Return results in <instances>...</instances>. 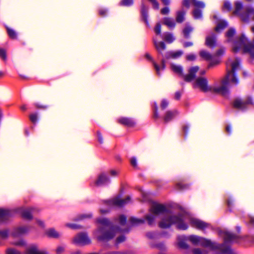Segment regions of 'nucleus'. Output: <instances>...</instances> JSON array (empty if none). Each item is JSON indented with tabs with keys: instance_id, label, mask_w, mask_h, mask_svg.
I'll list each match as a JSON object with an SVG mask.
<instances>
[{
	"instance_id": "obj_1",
	"label": "nucleus",
	"mask_w": 254,
	"mask_h": 254,
	"mask_svg": "<svg viewBox=\"0 0 254 254\" xmlns=\"http://www.w3.org/2000/svg\"><path fill=\"white\" fill-rule=\"evenodd\" d=\"M240 59L237 58L231 64L232 68L227 71L226 74L221 80L220 86L213 89L209 87L208 80L204 77H195V85L203 92L212 91L213 92L219 94L225 97H228L230 93L229 88L233 85L237 86L239 83V79L236 73V70L240 66Z\"/></svg>"
},
{
	"instance_id": "obj_2",
	"label": "nucleus",
	"mask_w": 254,
	"mask_h": 254,
	"mask_svg": "<svg viewBox=\"0 0 254 254\" xmlns=\"http://www.w3.org/2000/svg\"><path fill=\"white\" fill-rule=\"evenodd\" d=\"M222 233L224 235V243L221 245L217 244L210 240L193 235L188 237V239L194 245L199 244L203 247L209 248L212 250H218L219 252L216 254H237L230 246L226 245L237 242L241 238V237L227 231H224Z\"/></svg>"
},
{
	"instance_id": "obj_3",
	"label": "nucleus",
	"mask_w": 254,
	"mask_h": 254,
	"mask_svg": "<svg viewBox=\"0 0 254 254\" xmlns=\"http://www.w3.org/2000/svg\"><path fill=\"white\" fill-rule=\"evenodd\" d=\"M96 221L102 225L98 227L96 231V234H99L97 236L98 241L107 242L112 240L119 230L120 227L114 225L107 218H98Z\"/></svg>"
},
{
	"instance_id": "obj_4",
	"label": "nucleus",
	"mask_w": 254,
	"mask_h": 254,
	"mask_svg": "<svg viewBox=\"0 0 254 254\" xmlns=\"http://www.w3.org/2000/svg\"><path fill=\"white\" fill-rule=\"evenodd\" d=\"M173 225H176L178 229L186 230L188 228V225L184 222L183 215H171L163 217L159 222L158 226L162 229L169 228Z\"/></svg>"
},
{
	"instance_id": "obj_5",
	"label": "nucleus",
	"mask_w": 254,
	"mask_h": 254,
	"mask_svg": "<svg viewBox=\"0 0 254 254\" xmlns=\"http://www.w3.org/2000/svg\"><path fill=\"white\" fill-rule=\"evenodd\" d=\"M241 49H242L243 53L249 54L252 58H254V40L249 41L244 33L234 42L233 51L237 53Z\"/></svg>"
},
{
	"instance_id": "obj_6",
	"label": "nucleus",
	"mask_w": 254,
	"mask_h": 254,
	"mask_svg": "<svg viewBox=\"0 0 254 254\" xmlns=\"http://www.w3.org/2000/svg\"><path fill=\"white\" fill-rule=\"evenodd\" d=\"M172 70L180 76L183 78L184 80L187 82H190L195 79L196 74L199 69L197 65L191 66L188 70V74L185 75L183 73V68L180 65L171 64Z\"/></svg>"
},
{
	"instance_id": "obj_7",
	"label": "nucleus",
	"mask_w": 254,
	"mask_h": 254,
	"mask_svg": "<svg viewBox=\"0 0 254 254\" xmlns=\"http://www.w3.org/2000/svg\"><path fill=\"white\" fill-rule=\"evenodd\" d=\"M121 195H118L112 199L104 200L103 202L108 205L122 207L127 204L131 200V197L129 195L127 196L125 199H121Z\"/></svg>"
},
{
	"instance_id": "obj_8",
	"label": "nucleus",
	"mask_w": 254,
	"mask_h": 254,
	"mask_svg": "<svg viewBox=\"0 0 254 254\" xmlns=\"http://www.w3.org/2000/svg\"><path fill=\"white\" fill-rule=\"evenodd\" d=\"M73 243L77 245H86L91 243V240L86 233L82 232L78 234L73 239Z\"/></svg>"
},
{
	"instance_id": "obj_9",
	"label": "nucleus",
	"mask_w": 254,
	"mask_h": 254,
	"mask_svg": "<svg viewBox=\"0 0 254 254\" xmlns=\"http://www.w3.org/2000/svg\"><path fill=\"white\" fill-rule=\"evenodd\" d=\"M149 211L155 215H159L167 211L166 206L162 204L153 202Z\"/></svg>"
},
{
	"instance_id": "obj_10",
	"label": "nucleus",
	"mask_w": 254,
	"mask_h": 254,
	"mask_svg": "<svg viewBox=\"0 0 254 254\" xmlns=\"http://www.w3.org/2000/svg\"><path fill=\"white\" fill-rule=\"evenodd\" d=\"M14 212L7 209L0 208V221L5 222L13 216Z\"/></svg>"
},
{
	"instance_id": "obj_11",
	"label": "nucleus",
	"mask_w": 254,
	"mask_h": 254,
	"mask_svg": "<svg viewBox=\"0 0 254 254\" xmlns=\"http://www.w3.org/2000/svg\"><path fill=\"white\" fill-rule=\"evenodd\" d=\"M110 183V178L107 176V175L104 173H102L100 174L97 179V180L95 181V185L97 186H105L107 185Z\"/></svg>"
},
{
	"instance_id": "obj_12",
	"label": "nucleus",
	"mask_w": 254,
	"mask_h": 254,
	"mask_svg": "<svg viewBox=\"0 0 254 254\" xmlns=\"http://www.w3.org/2000/svg\"><path fill=\"white\" fill-rule=\"evenodd\" d=\"M179 115V112L177 110L167 111L163 117V120L165 123H168L173 120Z\"/></svg>"
},
{
	"instance_id": "obj_13",
	"label": "nucleus",
	"mask_w": 254,
	"mask_h": 254,
	"mask_svg": "<svg viewBox=\"0 0 254 254\" xmlns=\"http://www.w3.org/2000/svg\"><path fill=\"white\" fill-rule=\"evenodd\" d=\"M192 224L198 230L204 231L205 229L210 226V224L199 219H194L192 221Z\"/></svg>"
},
{
	"instance_id": "obj_14",
	"label": "nucleus",
	"mask_w": 254,
	"mask_h": 254,
	"mask_svg": "<svg viewBox=\"0 0 254 254\" xmlns=\"http://www.w3.org/2000/svg\"><path fill=\"white\" fill-rule=\"evenodd\" d=\"M216 35L212 33L205 39V45L210 48H214L216 46Z\"/></svg>"
},
{
	"instance_id": "obj_15",
	"label": "nucleus",
	"mask_w": 254,
	"mask_h": 254,
	"mask_svg": "<svg viewBox=\"0 0 254 254\" xmlns=\"http://www.w3.org/2000/svg\"><path fill=\"white\" fill-rule=\"evenodd\" d=\"M118 122L127 127H133L135 125V122L130 118L121 117L118 119Z\"/></svg>"
},
{
	"instance_id": "obj_16",
	"label": "nucleus",
	"mask_w": 254,
	"mask_h": 254,
	"mask_svg": "<svg viewBox=\"0 0 254 254\" xmlns=\"http://www.w3.org/2000/svg\"><path fill=\"white\" fill-rule=\"evenodd\" d=\"M192 3L196 7L193 11L194 16H200L202 13L200 8H204L205 4L203 2L201 1H197L196 0H192Z\"/></svg>"
},
{
	"instance_id": "obj_17",
	"label": "nucleus",
	"mask_w": 254,
	"mask_h": 254,
	"mask_svg": "<svg viewBox=\"0 0 254 254\" xmlns=\"http://www.w3.org/2000/svg\"><path fill=\"white\" fill-rule=\"evenodd\" d=\"M188 240V237L184 235L179 236L178 237V247L183 250H188L189 246L186 243V241Z\"/></svg>"
},
{
	"instance_id": "obj_18",
	"label": "nucleus",
	"mask_w": 254,
	"mask_h": 254,
	"mask_svg": "<svg viewBox=\"0 0 254 254\" xmlns=\"http://www.w3.org/2000/svg\"><path fill=\"white\" fill-rule=\"evenodd\" d=\"M233 106L234 108L238 110H244L246 109L244 101L240 98H236L234 100Z\"/></svg>"
},
{
	"instance_id": "obj_19",
	"label": "nucleus",
	"mask_w": 254,
	"mask_h": 254,
	"mask_svg": "<svg viewBox=\"0 0 254 254\" xmlns=\"http://www.w3.org/2000/svg\"><path fill=\"white\" fill-rule=\"evenodd\" d=\"M33 211V208L25 209L21 211L22 217L27 220H31L33 218L32 212Z\"/></svg>"
},
{
	"instance_id": "obj_20",
	"label": "nucleus",
	"mask_w": 254,
	"mask_h": 254,
	"mask_svg": "<svg viewBox=\"0 0 254 254\" xmlns=\"http://www.w3.org/2000/svg\"><path fill=\"white\" fill-rule=\"evenodd\" d=\"M163 24L168 26L170 29H173L176 26L175 20L169 17H165L164 18Z\"/></svg>"
},
{
	"instance_id": "obj_21",
	"label": "nucleus",
	"mask_w": 254,
	"mask_h": 254,
	"mask_svg": "<svg viewBox=\"0 0 254 254\" xmlns=\"http://www.w3.org/2000/svg\"><path fill=\"white\" fill-rule=\"evenodd\" d=\"M228 26V22L225 20H222L218 23L215 27L214 30L217 33H220Z\"/></svg>"
},
{
	"instance_id": "obj_22",
	"label": "nucleus",
	"mask_w": 254,
	"mask_h": 254,
	"mask_svg": "<svg viewBox=\"0 0 254 254\" xmlns=\"http://www.w3.org/2000/svg\"><path fill=\"white\" fill-rule=\"evenodd\" d=\"M27 231L28 228L26 227H20L16 228L12 233V235L14 237H17Z\"/></svg>"
},
{
	"instance_id": "obj_23",
	"label": "nucleus",
	"mask_w": 254,
	"mask_h": 254,
	"mask_svg": "<svg viewBox=\"0 0 254 254\" xmlns=\"http://www.w3.org/2000/svg\"><path fill=\"white\" fill-rule=\"evenodd\" d=\"M46 234L50 238L58 239L60 237V234L53 228H50L46 232Z\"/></svg>"
},
{
	"instance_id": "obj_24",
	"label": "nucleus",
	"mask_w": 254,
	"mask_h": 254,
	"mask_svg": "<svg viewBox=\"0 0 254 254\" xmlns=\"http://www.w3.org/2000/svg\"><path fill=\"white\" fill-rule=\"evenodd\" d=\"M236 34V30L234 28L231 27L225 33V36L227 38V42H231L234 36Z\"/></svg>"
},
{
	"instance_id": "obj_25",
	"label": "nucleus",
	"mask_w": 254,
	"mask_h": 254,
	"mask_svg": "<svg viewBox=\"0 0 254 254\" xmlns=\"http://www.w3.org/2000/svg\"><path fill=\"white\" fill-rule=\"evenodd\" d=\"M129 221L132 226H137L140 224H143L145 222V219L131 217L129 219Z\"/></svg>"
},
{
	"instance_id": "obj_26",
	"label": "nucleus",
	"mask_w": 254,
	"mask_h": 254,
	"mask_svg": "<svg viewBox=\"0 0 254 254\" xmlns=\"http://www.w3.org/2000/svg\"><path fill=\"white\" fill-rule=\"evenodd\" d=\"M154 45L159 53L162 55L163 54L162 51L165 50L166 47L165 43L162 41L160 42H157L156 41H155Z\"/></svg>"
},
{
	"instance_id": "obj_27",
	"label": "nucleus",
	"mask_w": 254,
	"mask_h": 254,
	"mask_svg": "<svg viewBox=\"0 0 254 254\" xmlns=\"http://www.w3.org/2000/svg\"><path fill=\"white\" fill-rule=\"evenodd\" d=\"M193 29L190 25H187L183 30L184 36L186 39L190 38V33L192 32Z\"/></svg>"
},
{
	"instance_id": "obj_28",
	"label": "nucleus",
	"mask_w": 254,
	"mask_h": 254,
	"mask_svg": "<svg viewBox=\"0 0 254 254\" xmlns=\"http://www.w3.org/2000/svg\"><path fill=\"white\" fill-rule=\"evenodd\" d=\"M26 254H47L45 252H39L36 247H32L29 248L26 252Z\"/></svg>"
},
{
	"instance_id": "obj_29",
	"label": "nucleus",
	"mask_w": 254,
	"mask_h": 254,
	"mask_svg": "<svg viewBox=\"0 0 254 254\" xmlns=\"http://www.w3.org/2000/svg\"><path fill=\"white\" fill-rule=\"evenodd\" d=\"M5 27L6 29L7 34L9 38L12 39H17V34L16 32L13 30L12 29H11L9 27H8L7 25H5Z\"/></svg>"
},
{
	"instance_id": "obj_30",
	"label": "nucleus",
	"mask_w": 254,
	"mask_h": 254,
	"mask_svg": "<svg viewBox=\"0 0 254 254\" xmlns=\"http://www.w3.org/2000/svg\"><path fill=\"white\" fill-rule=\"evenodd\" d=\"M145 57L148 59V60L152 62L153 63V65H154V67L157 72V73L158 74V75H160V67L153 60V59L151 57V56L148 54V53H146L145 55Z\"/></svg>"
},
{
	"instance_id": "obj_31",
	"label": "nucleus",
	"mask_w": 254,
	"mask_h": 254,
	"mask_svg": "<svg viewBox=\"0 0 254 254\" xmlns=\"http://www.w3.org/2000/svg\"><path fill=\"white\" fill-rule=\"evenodd\" d=\"M190 185L188 184H183L181 182H178L176 184L175 188L178 190H184L189 189Z\"/></svg>"
},
{
	"instance_id": "obj_32",
	"label": "nucleus",
	"mask_w": 254,
	"mask_h": 254,
	"mask_svg": "<svg viewBox=\"0 0 254 254\" xmlns=\"http://www.w3.org/2000/svg\"><path fill=\"white\" fill-rule=\"evenodd\" d=\"M200 56L207 61L211 60L212 58L211 55L205 51H200Z\"/></svg>"
},
{
	"instance_id": "obj_33",
	"label": "nucleus",
	"mask_w": 254,
	"mask_h": 254,
	"mask_svg": "<svg viewBox=\"0 0 254 254\" xmlns=\"http://www.w3.org/2000/svg\"><path fill=\"white\" fill-rule=\"evenodd\" d=\"M155 248L158 249L162 252H166L167 251V247L165 244L163 242H160L155 244L154 246Z\"/></svg>"
},
{
	"instance_id": "obj_34",
	"label": "nucleus",
	"mask_w": 254,
	"mask_h": 254,
	"mask_svg": "<svg viewBox=\"0 0 254 254\" xmlns=\"http://www.w3.org/2000/svg\"><path fill=\"white\" fill-rule=\"evenodd\" d=\"M92 217V213L89 214H83L77 216L74 219V221H79L86 218H91Z\"/></svg>"
},
{
	"instance_id": "obj_35",
	"label": "nucleus",
	"mask_w": 254,
	"mask_h": 254,
	"mask_svg": "<svg viewBox=\"0 0 254 254\" xmlns=\"http://www.w3.org/2000/svg\"><path fill=\"white\" fill-rule=\"evenodd\" d=\"M155 217L152 214H147L145 215V219L147 220L148 224L151 226L155 220Z\"/></svg>"
},
{
	"instance_id": "obj_36",
	"label": "nucleus",
	"mask_w": 254,
	"mask_h": 254,
	"mask_svg": "<svg viewBox=\"0 0 254 254\" xmlns=\"http://www.w3.org/2000/svg\"><path fill=\"white\" fill-rule=\"evenodd\" d=\"M164 39L166 42L172 43L175 40V38L172 34L167 33L165 35Z\"/></svg>"
},
{
	"instance_id": "obj_37",
	"label": "nucleus",
	"mask_w": 254,
	"mask_h": 254,
	"mask_svg": "<svg viewBox=\"0 0 254 254\" xmlns=\"http://www.w3.org/2000/svg\"><path fill=\"white\" fill-rule=\"evenodd\" d=\"M243 101L244 103H245L246 108H247V106L249 105H252L253 104V98L251 96H247L246 98Z\"/></svg>"
},
{
	"instance_id": "obj_38",
	"label": "nucleus",
	"mask_w": 254,
	"mask_h": 254,
	"mask_svg": "<svg viewBox=\"0 0 254 254\" xmlns=\"http://www.w3.org/2000/svg\"><path fill=\"white\" fill-rule=\"evenodd\" d=\"M0 58L3 61H6L7 59L6 50L0 47Z\"/></svg>"
},
{
	"instance_id": "obj_39",
	"label": "nucleus",
	"mask_w": 254,
	"mask_h": 254,
	"mask_svg": "<svg viewBox=\"0 0 254 254\" xmlns=\"http://www.w3.org/2000/svg\"><path fill=\"white\" fill-rule=\"evenodd\" d=\"M153 112V118L156 119H158L159 118V114L158 112V106L156 102L154 103Z\"/></svg>"
},
{
	"instance_id": "obj_40",
	"label": "nucleus",
	"mask_w": 254,
	"mask_h": 254,
	"mask_svg": "<svg viewBox=\"0 0 254 254\" xmlns=\"http://www.w3.org/2000/svg\"><path fill=\"white\" fill-rule=\"evenodd\" d=\"M169 105V102L166 99H163L161 101L160 108L162 110H165Z\"/></svg>"
},
{
	"instance_id": "obj_41",
	"label": "nucleus",
	"mask_w": 254,
	"mask_h": 254,
	"mask_svg": "<svg viewBox=\"0 0 254 254\" xmlns=\"http://www.w3.org/2000/svg\"><path fill=\"white\" fill-rule=\"evenodd\" d=\"M126 240V237L124 235H121L118 237L116 240L115 244L118 245V244L125 242Z\"/></svg>"
},
{
	"instance_id": "obj_42",
	"label": "nucleus",
	"mask_w": 254,
	"mask_h": 254,
	"mask_svg": "<svg viewBox=\"0 0 254 254\" xmlns=\"http://www.w3.org/2000/svg\"><path fill=\"white\" fill-rule=\"evenodd\" d=\"M29 118L32 123L35 124L38 120V115L37 113L32 114L29 116Z\"/></svg>"
},
{
	"instance_id": "obj_43",
	"label": "nucleus",
	"mask_w": 254,
	"mask_h": 254,
	"mask_svg": "<svg viewBox=\"0 0 254 254\" xmlns=\"http://www.w3.org/2000/svg\"><path fill=\"white\" fill-rule=\"evenodd\" d=\"M34 105L36 109L42 110H46L49 107L48 105H42L39 103H35Z\"/></svg>"
},
{
	"instance_id": "obj_44",
	"label": "nucleus",
	"mask_w": 254,
	"mask_h": 254,
	"mask_svg": "<svg viewBox=\"0 0 254 254\" xmlns=\"http://www.w3.org/2000/svg\"><path fill=\"white\" fill-rule=\"evenodd\" d=\"M183 54L182 51H178L175 52H172V59H177L181 57Z\"/></svg>"
},
{
	"instance_id": "obj_45",
	"label": "nucleus",
	"mask_w": 254,
	"mask_h": 254,
	"mask_svg": "<svg viewBox=\"0 0 254 254\" xmlns=\"http://www.w3.org/2000/svg\"><path fill=\"white\" fill-rule=\"evenodd\" d=\"M242 8V4L239 1H236L235 2V14H237L239 10L241 9Z\"/></svg>"
},
{
	"instance_id": "obj_46",
	"label": "nucleus",
	"mask_w": 254,
	"mask_h": 254,
	"mask_svg": "<svg viewBox=\"0 0 254 254\" xmlns=\"http://www.w3.org/2000/svg\"><path fill=\"white\" fill-rule=\"evenodd\" d=\"M8 230H0V237L2 239L6 238L8 237Z\"/></svg>"
},
{
	"instance_id": "obj_47",
	"label": "nucleus",
	"mask_w": 254,
	"mask_h": 254,
	"mask_svg": "<svg viewBox=\"0 0 254 254\" xmlns=\"http://www.w3.org/2000/svg\"><path fill=\"white\" fill-rule=\"evenodd\" d=\"M66 226L72 229H78L81 228V226L75 224L67 223Z\"/></svg>"
},
{
	"instance_id": "obj_48",
	"label": "nucleus",
	"mask_w": 254,
	"mask_h": 254,
	"mask_svg": "<svg viewBox=\"0 0 254 254\" xmlns=\"http://www.w3.org/2000/svg\"><path fill=\"white\" fill-rule=\"evenodd\" d=\"M120 223L121 225H124L127 222V217L124 215H121L119 217Z\"/></svg>"
},
{
	"instance_id": "obj_49",
	"label": "nucleus",
	"mask_w": 254,
	"mask_h": 254,
	"mask_svg": "<svg viewBox=\"0 0 254 254\" xmlns=\"http://www.w3.org/2000/svg\"><path fill=\"white\" fill-rule=\"evenodd\" d=\"M7 254H21L20 252L14 249H8L6 251Z\"/></svg>"
},
{
	"instance_id": "obj_50",
	"label": "nucleus",
	"mask_w": 254,
	"mask_h": 254,
	"mask_svg": "<svg viewBox=\"0 0 254 254\" xmlns=\"http://www.w3.org/2000/svg\"><path fill=\"white\" fill-rule=\"evenodd\" d=\"M133 0H122L121 1V4L125 6H129L133 3Z\"/></svg>"
},
{
	"instance_id": "obj_51",
	"label": "nucleus",
	"mask_w": 254,
	"mask_h": 254,
	"mask_svg": "<svg viewBox=\"0 0 254 254\" xmlns=\"http://www.w3.org/2000/svg\"><path fill=\"white\" fill-rule=\"evenodd\" d=\"M130 162L132 167L135 168L137 167L136 158L135 157H132L130 160Z\"/></svg>"
},
{
	"instance_id": "obj_52",
	"label": "nucleus",
	"mask_w": 254,
	"mask_h": 254,
	"mask_svg": "<svg viewBox=\"0 0 254 254\" xmlns=\"http://www.w3.org/2000/svg\"><path fill=\"white\" fill-rule=\"evenodd\" d=\"M161 25L160 23H157L155 27V32L156 34L159 35L161 33Z\"/></svg>"
},
{
	"instance_id": "obj_53",
	"label": "nucleus",
	"mask_w": 254,
	"mask_h": 254,
	"mask_svg": "<svg viewBox=\"0 0 254 254\" xmlns=\"http://www.w3.org/2000/svg\"><path fill=\"white\" fill-rule=\"evenodd\" d=\"M97 137H98V141H99V142L100 143L102 144L104 142V140H103V136H102L101 133L99 131H98L97 132Z\"/></svg>"
},
{
	"instance_id": "obj_54",
	"label": "nucleus",
	"mask_w": 254,
	"mask_h": 254,
	"mask_svg": "<svg viewBox=\"0 0 254 254\" xmlns=\"http://www.w3.org/2000/svg\"><path fill=\"white\" fill-rule=\"evenodd\" d=\"M186 59L189 61H193L196 59V57L194 54H189L187 56Z\"/></svg>"
},
{
	"instance_id": "obj_55",
	"label": "nucleus",
	"mask_w": 254,
	"mask_h": 254,
	"mask_svg": "<svg viewBox=\"0 0 254 254\" xmlns=\"http://www.w3.org/2000/svg\"><path fill=\"white\" fill-rule=\"evenodd\" d=\"M231 8V4L229 1H226L224 3L223 8L226 10H229Z\"/></svg>"
},
{
	"instance_id": "obj_56",
	"label": "nucleus",
	"mask_w": 254,
	"mask_h": 254,
	"mask_svg": "<svg viewBox=\"0 0 254 254\" xmlns=\"http://www.w3.org/2000/svg\"><path fill=\"white\" fill-rule=\"evenodd\" d=\"M146 236L149 239H154L155 238V233L153 232H147Z\"/></svg>"
},
{
	"instance_id": "obj_57",
	"label": "nucleus",
	"mask_w": 254,
	"mask_h": 254,
	"mask_svg": "<svg viewBox=\"0 0 254 254\" xmlns=\"http://www.w3.org/2000/svg\"><path fill=\"white\" fill-rule=\"evenodd\" d=\"M148 8L144 5H142L141 7V13L143 16L147 13Z\"/></svg>"
},
{
	"instance_id": "obj_58",
	"label": "nucleus",
	"mask_w": 254,
	"mask_h": 254,
	"mask_svg": "<svg viewBox=\"0 0 254 254\" xmlns=\"http://www.w3.org/2000/svg\"><path fill=\"white\" fill-rule=\"evenodd\" d=\"M186 9L183 8L180 10H179L178 12V15L177 16H184V15L186 14Z\"/></svg>"
},
{
	"instance_id": "obj_59",
	"label": "nucleus",
	"mask_w": 254,
	"mask_h": 254,
	"mask_svg": "<svg viewBox=\"0 0 254 254\" xmlns=\"http://www.w3.org/2000/svg\"><path fill=\"white\" fill-rule=\"evenodd\" d=\"M161 14L163 15H167L169 14V8L167 7L163 8L161 10Z\"/></svg>"
},
{
	"instance_id": "obj_60",
	"label": "nucleus",
	"mask_w": 254,
	"mask_h": 254,
	"mask_svg": "<svg viewBox=\"0 0 254 254\" xmlns=\"http://www.w3.org/2000/svg\"><path fill=\"white\" fill-rule=\"evenodd\" d=\"M192 2V0H184L183 1V5L186 7H189Z\"/></svg>"
},
{
	"instance_id": "obj_61",
	"label": "nucleus",
	"mask_w": 254,
	"mask_h": 254,
	"mask_svg": "<svg viewBox=\"0 0 254 254\" xmlns=\"http://www.w3.org/2000/svg\"><path fill=\"white\" fill-rule=\"evenodd\" d=\"M225 52L224 48H221L218 50L216 53V55L217 56H220L222 55Z\"/></svg>"
},
{
	"instance_id": "obj_62",
	"label": "nucleus",
	"mask_w": 254,
	"mask_h": 254,
	"mask_svg": "<svg viewBox=\"0 0 254 254\" xmlns=\"http://www.w3.org/2000/svg\"><path fill=\"white\" fill-rule=\"evenodd\" d=\"M193 45V43L192 42H185L183 44V46L184 48H188L189 47L192 46Z\"/></svg>"
},
{
	"instance_id": "obj_63",
	"label": "nucleus",
	"mask_w": 254,
	"mask_h": 254,
	"mask_svg": "<svg viewBox=\"0 0 254 254\" xmlns=\"http://www.w3.org/2000/svg\"><path fill=\"white\" fill-rule=\"evenodd\" d=\"M181 95H182V92H181L180 91H177L175 94V99L177 100H180L181 98Z\"/></svg>"
},
{
	"instance_id": "obj_64",
	"label": "nucleus",
	"mask_w": 254,
	"mask_h": 254,
	"mask_svg": "<svg viewBox=\"0 0 254 254\" xmlns=\"http://www.w3.org/2000/svg\"><path fill=\"white\" fill-rule=\"evenodd\" d=\"M193 254H202V252L200 249L195 248L192 250Z\"/></svg>"
}]
</instances>
